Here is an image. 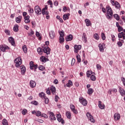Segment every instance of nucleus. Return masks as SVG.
<instances>
[{
  "instance_id": "28",
  "label": "nucleus",
  "mask_w": 125,
  "mask_h": 125,
  "mask_svg": "<svg viewBox=\"0 0 125 125\" xmlns=\"http://www.w3.org/2000/svg\"><path fill=\"white\" fill-rule=\"evenodd\" d=\"M19 27V26L18 24H15L13 28L14 32H18V31L19 30V29H18Z\"/></svg>"
},
{
  "instance_id": "57",
  "label": "nucleus",
  "mask_w": 125,
  "mask_h": 125,
  "mask_svg": "<svg viewBox=\"0 0 125 125\" xmlns=\"http://www.w3.org/2000/svg\"><path fill=\"white\" fill-rule=\"evenodd\" d=\"M5 34L8 35V36H10V31L8 30H5Z\"/></svg>"
},
{
  "instance_id": "43",
  "label": "nucleus",
  "mask_w": 125,
  "mask_h": 125,
  "mask_svg": "<svg viewBox=\"0 0 125 125\" xmlns=\"http://www.w3.org/2000/svg\"><path fill=\"white\" fill-rule=\"evenodd\" d=\"M22 49H23V52H24V53H27V46H26V45H24L22 47Z\"/></svg>"
},
{
  "instance_id": "20",
  "label": "nucleus",
  "mask_w": 125,
  "mask_h": 125,
  "mask_svg": "<svg viewBox=\"0 0 125 125\" xmlns=\"http://www.w3.org/2000/svg\"><path fill=\"white\" fill-rule=\"evenodd\" d=\"M49 36L50 39H53L54 38H55V33L54 31H51L49 33Z\"/></svg>"
},
{
  "instance_id": "8",
  "label": "nucleus",
  "mask_w": 125,
  "mask_h": 125,
  "mask_svg": "<svg viewBox=\"0 0 125 125\" xmlns=\"http://www.w3.org/2000/svg\"><path fill=\"white\" fill-rule=\"evenodd\" d=\"M51 50L50 48L48 46H46L43 49L44 53H46L47 55H48V54H50Z\"/></svg>"
},
{
  "instance_id": "37",
  "label": "nucleus",
  "mask_w": 125,
  "mask_h": 125,
  "mask_svg": "<svg viewBox=\"0 0 125 125\" xmlns=\"http://www.w3.org/2000/svg\"><path fill=\"white\" fill-rule=\"evenodd\" d=\"M39 69L40 70V71H44L45 67L43 65H40L39 66Z\"/></svg>"
},
{
  "instance_id": "60",
  "label": "nucleus",
  "mask_w": 125,
  "mask_h": 125,
  "mask_svg": "<svg viewBox=\"0 0 125 125\" xmlns=\"http://www.w3.org/2000/svg\"><path fill=\"white\" fill-rule=\"evenodd\" d=\"M118 32H122L123 31V27L122 26H119L118 28Z\"/></svg>"
},
{
  "instance_id": "31",
  "label": "nucleus",
  "mask_w": 125,
  "mask_h": 125,
  "mask_svg": "<svg viewBox=\"0 0 125 125\" xmlns=\"http://www.w3.org/2000/svg\"><path fill=\"white\" fill-rule=\"evenodd\" d=\"M46 10H44V9H42V15H48V11H45Z\"/></svg>"
},
{
  "instance_id": "41",
  "label": "nucleus",
  "mask_w": 125,
  "mask_h": 125,
  "mask_svg": "<svg viewBox=\"0 0 125 125\" xmlns=\"http://www.w3.org/2000/svg\"><path fill=\"white\" fill-rule=\"evenodd\" d=\"M59 33L60 34V37H64V31L62 30L61 31H59Z\"/></svg>"
},
{
  "instance_id": "51",
  "label": "nucleus",
  "mask_w": 125,
  "mask_h": 125,
  "mask_svg": "<svg viewBox=\"0 0 125 125\" xmlns=\"http://www.w3.org/2000/svg\"><path fill=\"white\" fill-rule=\"evenodd\" d=\"M41 117H42L43 118H45V119H47L48 118V116H47V115L44 113L42 114Z\"/></svg>"
},
{
  "instance_id": "3",
  "label": "nucleus",
  "mask_w": 125,
  "mask_h": 125,
  "mask_svg": "<svg viewBox=\"0 0 125 125\" xmlns=\"http://www.w3.org/2000/svg\"><path fill=\"white\" fill-rule=\"evenodd\" d=\"M79 102H80L82 105H83V106H86V105H87V101H86V100L83 97H81L79 98Z\"/></svg>"
},
{
  "instance_id": "39",
  "label": "nucleus",
  "mask_w": 125,
  "mask_h": 125,
  "mask_svg": "<svg viewBox=\"0 0 125 125\" xmlns=\"http://www.w3.org/2000/svg\"><path fill=\"white\" fill-rule=\"evenodd\" d=\"M76 58L77 59V61L79 63H81V56L80 55H77L76 56Z\"/></svg>"
},
{
  "instance_id": "9",
  "label": "nucleus",
  "mask_w": 125,
  "mask_h": 125,
  "mask_svg": "<svg viewBox=\"0 0 125 125\" xmlns=\"http://www.w3.org/2000/svg\"><path fill=\"white\" fill-rule=\"evenodd\" d=\"M57 118L58 122H61V124L64 125L65 124V122H64V120L61 118V114H58L57 115Z\"/></svg>"
},
{
  "instance_id": "16",
  "label": "nucleus",
  "mask_w": 125,
  "mask_h": 125,
  "mask_svg": "<svg viewBox=\"0 0 125 125\" xmlns=\"http://www.w3.org/2000/svg\"><path fill=\"white\" fill-rule=\"evenodd\" d=\"M119 90V92H120L121 96H125V90L124 89V88L120 87Z\"/></svg>"
},
{
  "instance_id": "63",
  "label": "nucleus",
  "mask_w": 125,
  "mask_h": 125,
  "mask_svg": "<svg viewBox=\"0 0 125 125\" xmlns=\"http://www.w3.org/2000/svg\"><path fill=\"white\" fill-rule=\"evenodd\" d=\"M62 11H63V12H66V11H67V7L64 6L62 9Z\"/></svg>"
},
{
  "instance_id": "15",
  "label": "nucleus",
  "mask_w": 125,
  "mask_h": 125,
  "mask_svg": "<svg viewBox=\"0 0 125 125\" xmlns=\"http://www.w3.org/2000/svg\"><path fill=\"white\" fill-rule=\"evenodd\" d=\"M20 69L21 70V75H25V72H26V67L24 65L20 66Z\"/></svg>"
},
{
  "instance_id": "14",
  "label": "nucleus",
  "mask_w": 125,
  "mask_h": 125,
  "mask_svg": "<svg viewBox=\"0 0 125 125\" xmlns=\"http://www.w3.org/2000/svg\"><path fill=\"white\" fill-rule=\"evenodd\" d=\"M50 90L51 91L53 95H55V94H56V88H55V86H51Z\"/></svg>"
},
{
  "instance_id": "64",
  "label": "nucleus",
  "mask_w": 125,
  "mask_h": 125,
  "mask_svg": "<svg viewBox=\"0 0 125 125\" xmlns=\"http://www.w3.org/2000/svg\"><path fill=\"white\" fill-rule=\"evenodd\" d=\"M32 104H33V105H38V102L37 101H33L31 102Z\"/></svg>"
},
{
  "instance_id": "38",
  "label": "nucleus",
  "mask_w": 125,
  "mask_h": 125,
  "mask_svg": "<svg viewBox=\"0 0 125 125\" xmlns=\"http://www.w3.org/2000/svg\"><path fill=\"white\" fill-rule=\"evenodd\" d=\"M87 93L92 94V93H93V89L91 88H89L87 91Z\"/></svg>"
},
{
  "instance_id": "29",
  "label": "nucleus",
  "mask_w": 125,
  "mask_h": 125,
  "mask_svg": "<svg viewBox=\"0 0 125 125\" xmlns=\"http://www.w3.org/2000/svg\"><path fill=\"white\" fill-rule=\"evenodd\" d=\"M49 119L51 121H52V120H53V117H54V114L53 113V112H49Z\"/></svg>"
},
{
  "instance_id": "50",
  "label": "nucleus",
  "mask_w": 125,
  "mask_h": 125,
  "mask_svg": "<svg viewBox=\"0 0 125 125\" xmlns=\"http://www.w3.org/2000/svg\"><path fill=\"white\" fill-rule=\"evenodd\" d=\"M34 121H36L37 122H39V123H41L42 124L43 123V120L40 119H34Z\"/></svg>"
},
{
  "instance_id": "2",
  "label": "nucleus",
  "mask_w": 125,
  "mask_h": 125,
  "mask_svg": "<svg viewBox=\"0 0 125 125\" xmlns=\"http://www.w3.org/2000/svg\"><path fill=\"white\" fill-rule=\"evenodd\" d=\"M14 62L16 63V67L19 68L21 64H22V60H21V58L20 57L17 58L14 60Z\"/></svg>"
},
{
  "instance_id": "35",
  "label": "nucleus",
  "mask_w": 125,
  "mask_h": 125,
  "mask_svg": "<svg viewBox=\"0 0 125 125\" xmlns=\"http://www.w3.org/2000/svg\"><path fill=\"white\" fill-rule=\"evenodd\" d=\"M66 116L68 119H71V117H72V115H71V112L70 111H67L66 113Z\"/></svg>"
},
{
  "instance_id": "17",
  "label": "nucleus",
  "mask_w": 125,
  "mask_h": 125,
  "mask_svg": "<svg viewBox=\"0 0 125 125\" xmlns=\"http://www.w3.org/2000/svg\"><path fill=\"white\" fill-rule=\"evenodd\" d=\"M99 47L100 51L103 52L104 51V47H105V44H99Z\"/></svg>"
},
{
  "instance_id": "22",
  "label": "nucleus",
  "mask_w": 125,
  "mask_h": 125,
  "mask_svg": "<svg viewBox=\"0 0 125 125\" xmlns=\"http://www.w3.org/2000/svg\"><path fill=\"white\" fill-rule=\"evenodd\" d=\"M30 86L32 88H34V87H35V86H36V82L34 81H30Z\"/></svg>"
},
{
  "instance_id": "53",
  "label": "nucleus",
  "mask_w": 125,
  "mask_h": 125,
  "mask_svg": "<svg viewBox=\"0 0 125 125\" xmlns=\"http://www.w3.org/2000/svg\"><path fill=\"white\" fill-rule=\"evenodd\" d=\"M75 108H76V107L75 106V105H74V104H70V109H71V111L75 109Z\"/></svg>"
},
{
  "instance_id": "18",
  "label": "nucleus",
  "mask_w": 125,
  "mask_h": 125,
  "mask_svg": "<svg viewBox=\"0 0 125 125\" xmlns=\"http://www.w3.org/2000/svg\"><path fill=\"white\" fill-rule=\"evenodd\" d=\"M73 40V35L70 34L66 36L65 38L66 42H70Z\"/></svg>"
},
{
  "instance_id": "19",
  "label": "nucleus",
  "mask_w": 125,
  "mask_h": 125,
  "mask_svg": "<svg viewBox=\"0 0 125 125\" xmlns=\"http://www.w3.org/2000/svg\"><path fill=\"white\" fill-rule=\"evenodd\" d=\"M40 61H41V62H43V63H45V62H47V61H48V60L47 58H45V57L42 56L40 58Z\"/></svg>"
},
{
  "instance_id": "4",
  "label": "nucleus",
  "mask_w": 125,
  "mask_h": 125,
  "mask_svg": "<svg viewBox=\"0 0 125 125\" xmlns=\"http://www.w3.org/2000/svg\"><path fill=\"white\" fill-rule=\"evenodd\" d=\"M30 69L31 70H34V71L36 72V69L38 68V64H34V62H30Z\"/></svg>"
},
{
  "instance_id": "23",
  "label": "nucleus",
  "mask_w": 125,
  "mask_h": 125,
  "mask_svg": "<svg viewBox=\"0 0 125 125\" xmlns=\"http://www.w3.org/2000/svg\"><path fill=\"white\" fill-rule=\"evenodd\" d=\"M101 103H102V102L101 101H99V108H100V109H103L105 108V105H104V104H102Z\"/></svg>"
},
{
  "instance_id": "47",
  "label": "nucleus",
  "mask_w": 125,
  "mask_h": 125,
  "mask_svg": "<svg viewBox=\"0 0 125 125\" xmlns=\"http://www.w3.org/2000/svg\"><path fill=\"white\" fill-rule=\"evenodd\" d=\"M94 38L95 39L97 40H99V35L97 34H95L94 35Z\"/></svg>"
},
{
  "instance_id": "48",
  "label": "nucleus",
  "mask_w": 125,
  "mask_h": 125,
  "mask_svg": "<svg viewBox=\"0 0 125 125\" xmlns=\"http://www.w3.org/2000/svg\"><path fill=\"white\" fill-rule=\"evenodd\" d=\"M37 117H41L42 116V112L40 111H37L36 112Z\"/></svg>"
},
{
  "instance_id": "62",
  "label": "nucleus",
  "mask_w": 125,
  "mask_h": 125,
  "mask_svg": "<svg viewBox=\"0 0 125 125\" xmlns=\"http://www.w3.org/2000/svg\"><path fill=\"white\" fill-rule=\"evenodd\" d=\"M117 44L118 46H120V47H121V46H122L123 45V43H122V42H117Z\"/></svg>"
},
{
  "instance_id": "55",
  "label": "nucleus",
  "mask_w": 125,
  "mask_h": 125,
  "mask_svg": "<svg viewBox=\"0 0 125 125\" xmlns=\"http://www.w3.org/2000/svg\"><path fill=\"white\" fill-rule=\"evenodd\" d=\"M110 2L112 5L115 6L116 5V1H115V0H110Z\"/></svg>"
},
{
  "instance_id": "36",
  "label": "nucleus",
  "mask_w": 125,
  "mask_h": 125,
  "mask_svg": "<svg viewBox=\"0 0 125 125\" xmlns=\"http://www.w3.org/2000/svg\"><path fill=\"white\" fill-rule=\"evenodd\" d=\"M92 74V71L90 70H88L86 72V76L87 78H89L90 77L91 75Z\"/></svg>"
},
{
  "instance_id": "6",
  "label": "nucleus",
  "mask_w": 125,
  "mask_h": 125,
  "mask_svg": "<svg viewBox=\"0 0 125 125\" xmlns=\"http://www.w3.org/2000/svg\"><path fill=\"white\" fill-rule=\"evenodd\" d=\"M9 47L6 45H0V49L2 52H5V50L7 49H9Z\"/></svg>"
},
{
  "instance_id": "40",
  "label": "nucleus",
  "mask_w": 125,
  "mask_h": 125,
  "mask_svg": "<svg viewBox=\"0 0 125 125\" xmlns=\"http://www.w3.org/2000/svg\"><path fill=\"white\" fill-rule=\"evenodd\" d=\"M114 17L115 19L117 20V21H119V20H120V16H119V15L114 14Z\"/></svg>"
},
{
  "instance_id": "5",
  "label": "nucleus",
  "mask_w": 125,
  "mask_h": 125,
  "mask_svg": "<svg viewBox=\"0 0 125 125\" xmlns=\"http://www.w3.org/2000/svg\"><path fill=\"white\" fill-rule=\"evenodd\" d=\"M35 12L37 15H41L42 14V9L39 6H36L35 7Z\"/></svg>"
},
{
  "instance_id": "21",
  "label": "nucleus",
  "mask_w": 125,
  "mask_h": 125,
  "mask_svg": "<svg viewBox=\"0 0 125 125\" xmlns=\"http://www.w3.org/2000/svg\"><path fill=\"white\" fill-rule=\"evenodd\" d=\"M73 86V82L71 81V80H69L68 83L66 84L64 86H67V87H71V86Z\"/></svg>"
},
{
  "instance_id": "26",
  "label": "nucleus",
  "mask_w": 125,
  "mask_h": 125,
  "mask_svg": "<svg viewBox=\"0 0 125 125\" xmlns=\"http://www.w3.org/2000/svg\"><path fill=\"white\" fill-rule=\"evenodd\" d=\"M37 52L38 53V54L42 55V52H43V49H42L41 47L38 48Z\"/></svg>"
},
{
  "instance_id": "61",
  "label": "nucleus",
  "mask_w": 125,
  "mask_h": 125,
  "mask_svg": "<svg viewBox=\"0 0 125 125\" xmlns=\"http://www.w3.org/2000/svg\"><path fill=\"white\" fill-rule=\"evenodd\" d=\"M58 99H59V97H58V96L57 95H56L55 98V101H56V102H57L58 101Z\"/></svg>"
},
{
  "instance_id": "12",
  "label": "nucleus",
  "mask_w": 125,
  "mask_h": 125,
  "mask_svg": "<svg viewBox=\"0 0 125 125\" xmlns=\"http://www.w3.org/2000/svg\"><path fill=\"white\" fill-rule=\"evenodd\" d=\"M8 41L13 46H15V41H14V38L12 37H10L8 38Z\"/></svg>"
},
{
  "instance_id": "46",
  "label": "nucleus",
  "mask_w": 125,
  "mask_h": 125,
  "mask_svg": "<svg viewBox=\"0 0 125 125\" xmlns=\"http://www.w3.org/2000/svg\"><path fill=\"white\" fill-rule=\"evenodd\" d=\"M90 80L94 82V81L96 80V77H95V76L92 75L90 77Z\"/></svg>"
},
{
  "instance_id": "24",
  "label": "nucleus",
  "mask_w": 125,
  "mask_h": 125,
  "mask_svg": "<svg viewBox=\"0 0 125 125\" xmlns=\"http://www.w3.org/2000/svg\"><path fill=\"white\" fill-rule=\"evenodd\" d=\"M21 20H22L21 16H19L16 18V22H17V23H20L21 22Z\"/></svg>"
},
{
  "instance_id": "11",
  "label": "nucleus",
  "mask_w": 125,
  "mask_h": 125,
  "mask_svg": "<svg viewBox=\"0 0 125 125\" xmlns=\"http://www.w3.org/2000/svg\"><path fill=\"white\" fill-rule=\"evenodd\" d=\"M124 32H122L118 34V38L119 39H122L123 38V40H125V29H124Z\"/></svg>"
},
{
  "instance_id": "34",
  "label": "nucleus",
  "mask_w": 125,
  "mask_h": 125,
  "mask_svg": "<svg viewBox=\"0 0 125 125\" xmlns=\"http://www.w3.org/2000/svg\"><path fill=\"white\" fill-rule=\"evenodd\" d=\"M39 96L40 97H41V98H42V99H43L44 98L46 97L45 94H44V93L43 92H41V93H39Z\"/></svg>"
},
{
  "instance_id": "49",
  "label": "nucleus",
  "mask_w": 125,
  "mask_h": 125,
  "mask_svg": "<svg viewBox=\"0 0 125 125\" xmlns=\"http://www.w3.org/2000/svg\"><path fill=\"white\" fill-rule=\"evenodd\" d=\"M102 39L103 41H105V40H106V36H105V34H104V33H102Z\"/></svg>"
},
{
  "instance_id": "27",
  "label": "nucleus",
  "mask_w": 125,
  "mask_h": 125,
  "mask_svg": "<svg viewBox=\"0 0 125 125\" xmlns=\"http://www.w3.org/2000/svg\"><path fill=\"white\" fill-rule=\"evenodd\" d=\"M85 22L86 23V26H87V27H88V26H90V25H91V22H90V21L89 19H85Z\"/></svg>"
},
{
  "instance_id": "44",
  "label": "nucleus",
  "mask_w": 125,
  "mask_h": 125,
  "mask_svg": "<svg viewBox=\"0 0 125 125\" xmlns=\"http://www.w3.org/2000/svg\"><path fill=\"white\" fill-rule=\"evenodd\" d=\"M56 18L57 19H58V20H59L61 23H63V20L62 19V18H60V16H57Z\"/></svg>"
},
{
  "instance_id": "30",
  "label": "nucleus",
  "mask_w": 125,
  "mask_h": 125,
  "mask_svg": "<svg viewBox=\"0 0 125 125\" xmlns=\"http://www.w3.org/2000/svg\"><path fill=\"white\" fill-rule=\"evenodd\" d=\"M60 43H62V42H64L65 41V39H64V36H60L59 38Z\"/></svg>"
},
{
  "instance_id": "42",
  "label": "nucleus",
  "mask_w": 125,
  "mask_h": 125,
  "mask_svg": "<svg viewBox=\"0 0 125 125\" xmlns=\"http://www.w3.org/2000/svg\"><path fill=\"white\" fill-rule=\"evenodd\" d=\"M43 100H44V102L45 104H48V98H46V97H45Z\"/></svg>"
},
{
  "instance_id": "7",
  "label": "nucleus",
  "mask_w": 125,
  "mask_h": 125,
  "mask_svg": "<svg viewBox=\"0 0 125 125\" xmlns=\"http://www.w3.org/2000/svg\"><path fill=\"white\" fill-rule=\"evenodd\" d=\"M74 52L75 53H78V52H79V50H81V49H82V45H75L74 46Z\"/></svg>"
},
{
  "instance_id": "58",
  "label": "nucleus",
  "mask_w": 125,
  "mask_h": 125,
  "mask_svg": "<svg viewBox=\"0 0 125 125\" xmlns=\"http://www.w3.org/2000/svg\"><path fill=\"white\" fill-rule=\"evenodd\" d=\"M72 111L74 113L76 114L77 115V114H78V110H77V109H76V108H74V109H73L72 110Z\"/></svg>"
},
{
  "instance_id": "13",
  "label": "nucleus",
  "mask_w": 125,
  "mask_h": 125,
  "mask_svg": "<svg viewBox=\"0 0 125 125\" xmlns=\"http://www.w3.org/2000/svg\"><path fill=\"white\" fill-rule=\"evenodd\" d=\"M113 117L115 121H119L120 119H121V115L120 113H115Z\"/></svg>"
},
{
  "instance_id": "52",
  "label": "nucleus",
  "mask_w": 125,
  "mask_h": 125,
  "mask_svg": "<svg viewBox=\"0 0 125 125\" xmlns=\"http://www.w3.org/2000/svg\"><path fill=\"white\" fill-rule=\"evenodd\" d=\"M33 35H34V31L31 29L30 32L28 33V36H33Z\"/></svg>"
},
{
  "instance_id": "1",
  "label": "nucleus",
  "mask_w": 125,
  "mask_h": 125,
  "mask_svg": "<svg viewBox=\"0 0 125 125\" xmlns=\"http://www.w3.org/2000/svg\"><path fill=\"white\" fill-rule=\"evenodd\" d=\"M106 12H107V15L106 18L107 19H110L112 16H113V11L112 10V9L110 7V6H107L106 7Z\"/></svg>"
},
{
  "instance_id": "33",
  "label": "nucleus",
  "mask_w": 125,
  "mask_h": 125,
  "mask_svg": "<svg viewBox=\"0 0 125 125\" xmlns=\"http://www.w3.org/2000/svg\"><path fill=\"white\" fill-rule=\"evenodd\" d=\"M82 39L84 42H86V36L85 35V33H83V36H82Z\"/></svg>"
},
{
  "instance_id": "54",
  "label": "nucleus",
  "mask_w": 125,
  "mask_h": 125,
  "mask_svg": "<svg viewBox=\"0 0 125 125\" xmlns=\"http://www.w3.org/2000/svg\"><path fill=\"white\" fill-rule=\"evenodd\" d=\"M76 62V60L75 59H72L71 61V66H74V64Z\"/></svg>"
},
{
  "instance_id": "32",
  "label": "nucleus",
  "mask_w": 125,
  "mask_h": 125,
  "mask_svg": "<svg viewBox=\"0 0 125 125\" xmlns=\"http://www.w3.org/2000/svg\"><path fill=\"white\" fill-rule=\"evenodd\" d=\"M114 6H115L116 8L117 9L121 8V5H120V3L117 1H116L115 5Z\"/></svg>"
},
{
  "instance_id": "45",
  "label": "nucleus",
  "mask_w": 125,
  "mask_h": 125,
  "mask_svg": "<svg viewBox=\"0 0 125 125\" xmlns=\"http://www.w3.org/2000/svg\"><path fill=\"white\" fill-rule=\"evenodd\" d=\"M3 125H8V123H7V120L6 119H3L2 121Z\"/></svg>"
},
{
  "instance_id": "59",
  "label": "nucleus",
  "mask_w": 125,
  "mask_h": 125,
  "mask_svg": "<svg viewBox=\"0 0 125 125\" xmlns=\"http://www.w3.org/2000/svg\"><path fill=\"white\" fill-rule=\"evenodd\" d=\"M96 67L98 70H101V65L100 64H97Z\"/></svg>"
},
{
  "instance_id": "10",
  "label": "nucleus",
  "mask_w": 125,
  "mask_h": 125,
  "mask_svg": "<svg viewBox=\"0 0 125 125\" xmlns=\"http://www.w3.org/2000/svg\"><path fill=\"white\" fill-rule=\"evenodd\" d=\"M86 116L89 120L91 122V123H95V121L94 120V119H93V117L91 114L89 113V112H87L86 113Z\"/></svg>"
},
{
  "instance_id": "56",
  "label": "nucleus",
  "mask_w": 125,
  "mask_h": 125,
  "mask_svg": "<svg viewBox=\"0 0 125 125\" xmlns=\"http://www.w3.org/2000/svg\"><path fill=\"white\" fill-rule=\"evenodd\" d=\"M21 113L22 114V115H26V113H27V109H24L22 111Z\"/></svg>"
},
{
  "instance_id": "25",
  "label": "nucleus",
  "mask_w": 125,
  "mask_h": 125,
  "mask_svg": "<svg viewBox=\"0 0 125 125\" xmlns=\"http://www.w3.org/2000/svg\"><path fill=\"white\" fill-rule=\"evenodd\" d=\"M70 16V14L69 13H67L66 14H64L63 16V20L65 21V20H68V19H69V17Z\"/></svg>"
}]
</instances>
